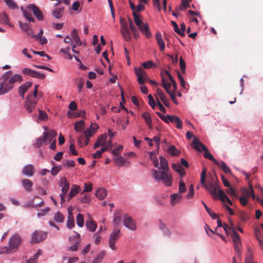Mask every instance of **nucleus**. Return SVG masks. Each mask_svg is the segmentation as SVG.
Segmentation results:
<instances>
[{"mask_svg":"<svg viewBox=\"0 0 263 263\" xmlns=\"http://www.w3.org/2000/svg\"><path fill=\"white\" fill-rule=\"evenodd\" d=\"M194 144H197L198 145H199L201 146L202 149L204 151L203 156L205 158L209 159V160L213 161L215 164H218V161L214 158L208 148L200 142L196 138H194Z\"/></svg>","mask_w":263,"mask_h":263,"instance_id":"8","label":"nucleus"},{"mask_svg":"<svg viewBox=\"0 0 263 263\" xmlns=\"http://www.w3.org/2000/svg\"><path fill=\"white\" fill-rule=\"evenodd\" d=\"M186 26L184 23H182L180 25V28L178 29V34L182 36L185 35L184 31L185 30Z\"/></svg>","mask_w":263,"mask_h":263,"instance_id":"60","label":"nucleus"},{"mask_svg":"<svg viewBox=\"0 0 263 263\" xmlns=\"http://www.w3.org/2000/svg\"><path fill=\"white\" fill-rule=\"evenodd\" d=\"M160 118L166 123H172L176 124L178 128L181 129L182 127V122L178 116H159Z\"/></svg>","mask_w":263,"mask_h":263,"instance_id":"10","label":"nucleus"},{"mask_svg":"<svg viewBox=\"0 0 263 263\" xmlns=\"http://www.w3.org/2000/svg\"><path fill=\"white\" fill-rule=\"evenodd\" d=\"M71 35L72 36V37L73 39V40L76 43L77 45L81 46L82 44V42L81 41L77 31L76 29H73V31L71 32Z\"/></svg>","mask_w":263,"mask_h":263,"instance_id":"36","label":"nucleus"},{"mask_svg":"<svg viewBox=\"0 0 263 263\" xmlns=\"http://www.w3.org/2000/svg\"><path fill=\"white\" fill-rule=\"evenodd\" d=\"M85 225L87 229L91 232H94L97 227V223L91 218L86 221Z\"/></svg>","mask_w":263,"mask_h":263,"instance_id":"25","label":"nucleus"},{"mask_svg":"<svg viewBox=\"0 0 263 263\" xmlns=\"http://www.w3.org/2000/svg\"><path fill=\"white\" fill-rule=\"evenodd\" d=\"M165 73L167 75L168 77V78L170 80L171 83L172 84L173 87L174 88V90L175 91L177 89V84L173 78L172 76L170 74V73L168 71H165Z\"/></svg>","mask_w":263,"mask_h":263,"instance_id":"51","label":"nucleus"},{"mask_svg":"<svg viewBox=\"0 0 263 263\" xmlns=\"http://www.w3.org/2000/svg\"><path fill=\"white\" fill-rule=\"evenodd\" d=\"M123 148V146L120 145L117 148L113 149L111 151V153L116 157L119 156L121 152L122 151Z\"/></svg>","mask_w":263,"mask_h":263,"instance_id":"59","label":"nucleus"},{"mask_svg":"<svg viewBox=\"0 0 263 263\" xmlns=\"http://www.w3.org/2000/svg\"><path fill=\"white\" fill-rule=\"evenodd\" d=\"M231 236L234 243L235 250H239V247H241L240 237L237 232H234L229 234Z\"/></svg>","mask_w":263,"mask_h":263,"instance_id":"15","label":"nucleus"},{"mask_svg":"<svg viewBox=\"0 0 263 263\" xmlns=\"http://www.w3.org/2000/svg\"><path fill=\"white\" fill-rule=\"evenodd\" d=\"M22 183L25 190L27 191H31L32 183L30 180L24 179L22 180Z\"/></svg>","mask_w":263,"mask_h":263,"instance_id":"34","label":"nucleus"},{"mask_svg":"<svg viewBox=\"0 0 263 263\" xmlns=\"http://www.w3.org/2000/svg\"><path fill=\"white\" fill-rule=\"evenodd\" d=\"M105 255L104 252H101L98 255L97 257L93 260L92 263H99L100 262Z\"/></svg>","mask_w":263,"mask_h":263,"instance_id":"62","label":"nucleus"},{"mask_svg":"<svg viewBox=\"0 0 263 263\" xmlns=\"http://www.w3.org/2000/svg\"><path fill=\"white\" fill-rule=\"evenodd\" d=\"M168 152L170 154L173 156H177L179 154L180 152L176 149L175 146L171 145L170 146Z\"/></svg>","mask_w":263,"mask_h":263,"instance_id":"53","label":"nucleus"},{"mask_svg":"<svg viewBox=\"0 0 263 263\" xmlns=\"http://www.w3.org/2000/svg\"><path fill=\"white\" fill-rule=\"evenodd\" d=\"M64 8L63 7L59 8L54 10L52 12V15L56 18L59 19L63 16Z\"/></svg>","mask_w":263,"mask_h":263,"instance_id":"32","label":"nucleus"},{"mask_svg":"<svg viewBox=\"0 0 263 263\" xmlns=\"http://www.w3.org/2000/svg\"><path fill=\"white\" fill-rule=\"evenodd\" d=\"M202 202L205 208L206 211L208 212L209 215L212 218V219H217V215H216V214L213 212V211L211 209H210L203 201H202Z\"/></svg>","mask_w":263,"mask_h":263,"instance_id":"42","label":"nucleus"},{"mask_svg":"<svg viewBox=\"0 0 263 263\" xmlns=\"http://www.w3.org/2000/svg\"><path fill=\"white\" fill-rule=\"evenodd\" d=\"M162 85L163 87L165 89L167 93H169L171 92L170 89L171 88V85L169 83H166L165 79H164V78L163 77L162 78Z\"/></svg>","mask_w":263,"mask_h":263,"instance_id":"50","label":"nucleus"},{"mask_svg":"<svg viewBox=\"0 0 263 263\" xmlns=\"http://www.w3.org/2000/svg\"><path fill=\"white\" fill-rule=\"evenodd\" d=\"M43 30L41 29L40 32L36 35H34V38L42 45H45L47 43V40L45 36H43Z\"/></svg>","mask_w":263,"mask_h":263,"instance_id":"23","label":"nucleus"},{"mask_svg":"<svg viewBox=\"0 0 263 263\" xmlns=\"http://www.w3.org/2000/svg\"><path fill=\"white\" fill-rule=\"evenodd\" d=\"M135 73L137 77L138 83L143 85L145 84V80L148 79L146 72L141 67L135 68Z\"/></svg>","mask_w":263,"mask_h":263,"instance_id":"9","label":"nucleus"},{"mask_svg":"<svg viewBox=\"0 0 263 263\" xmlns=\"http://www.w3.org/2000/svg\"><path fill=\"white\" fill-rule=\"evenodd\" d=\"M12 72L11 71H8L3 76L4 82L1 83L0 95L6 93L12 89L13 84L9 83L8 80Z\"/></svg>","mask_w":263,"mask_h":263,"instance_id":"4","label":"nucleus"},{"mask_svg":"<svg viewBox=\"0 0 263 263\" xmlns=\"http://www.w3.org/2000/svg\"><path fill=\"white\" fill-rule=\"evenodd\" d=\"M9 83L11 84L15 82H21L23 81L22 77L20 74H14L11 78L8 79Z\"/></svg>","mask_w":263,"mask_h":263,"instance_id":"40","label":"nucleus"},{"mask_svg":"<svg viewBox=\"0 0 263 263\" xmlns=\"http://www.w3.org/2000/svg\"><path fill=\"white\" fill-rule=\"evenodd\" d=\"M22 172L23 174L27 176H31L33 175V166L31 164L26 165Z\"/></svg>","mask_w":263,"mask_h":263,"instance_id":"33","label":"nucleus"},{"mask_svg":"<svg viewBox=\"0 0 263 263\" xmlns=\"http://www.w3.org/2000/svg\"><path fill=\"white\" fill-rule=\"evenodd\" d=\"M76 222L77 225L80 227L84 226V218L81 214H79L76 217Z\"/></svg>","mask_w":263,"mask_h":263,"instance_id":"46","label":"nucleus"},{"mask_svg":"<svg viewBox=\"0 0 263 263\" xmlns=\"http://www.w3.org/2000/svg\"><path fill=\"white\" fill-rule=\"evenodd\" d=\"M226 192L230 196L232 197V198H234L235 199L237 198L238 196L233 188L230 187L226 190Z\"/></svg>","mask_w":263,"mask_h":263,"instance_id":"55","label":"nucleus"},{"mask_svg":"<svg viewBox=\"0 0 263 263\" xmlns=\"http://www.w3.org/2000/svg\"><path fill=\"white\" fill-rule=\"evenodd\" d=\"M242 194L243 195V196L252 197L254 200L256 199L253 186L252 185H250L249 189H244L242 191Z\"/></svg>","mask_w":263,"mask_h":263,"instance_id":"28","label":"nucleus"},{"mask_svg":"<svg viewBox=\"0 0 263 263\" xmlns=\"http://www.w3.org/2000/svg\"><path fill=\"white\" fill-rule=\"evenodd\" d=\"M121 236L120 231L119 229H115L110 234L109 239L108 245L109 248L112 250H117L115 243Z\"/></svg>","mask_w":263,"mask_h":263,"instance_id":"7","label":"nucleus"},{"mask_svg":"<svg viewBox=\"0 0 263 263\" xmlns=\"http://www.w3.org/2000/svg\"><path fill=\"white\" fill-rule=\"evenodd\" d=\"M90 201V198L89 194H85L83 197L81 198V202L83 203H88Z\"/></svg>","mask_w":263,"mask_h":263,"instance_id":"63","label":"nucleus"},{"mask_svg":"<svg viewBox=\"0 0 263 263\" xmlns=\"http://www.w3.org/2000/svg\"><path fill=\"white\" fill-rule=\"evenodd\" d=\"M92 190V184L90 183L89 184L88 183H85L84 184V190L83 191V192L81 193V195L83 194L85 192H89L91 191Z\"/></svg>","mask_w":263,"mask_h":263,"instance_id":"61","label":"nucleus"},{"mask_svg":"<svg viewBox=\"0 0 263 263\" xmlns=\"http://www.w3.org/2000/svg\"><path fill=\"white\" fill-rule=\"evenodd\" d=\"M8 7L11 9H15L18 8L17 5L12 0H4Z\"/></svg>","mask_w":263,"mask_h":263,"instance_id":"49","label":"nucleus"},{"mask_svg":"<svg viewBox=\"0 0 263 263\" xmlns=\"http://www.w3.org/2000/svg\"><path fill=\"white\" fill-rule=\"evenodd\" d=\"M245 261V263H255L253 261V255L252 252L246 255Z\"/></svg>","mask_w":263,"mask_h":263,"instance_id":"57","label":"nucleus"},{"mask_svg":"<svg viewBox=\"0 0 263 263\" xmlns=\"http://www.w3.org/2000/svg\"><path fill=\"white\" fill-rule=\"evenodd\" d=\"M98 128L99 126L97 124H91L90 128L87 129L85 132L86 133V135L88 136H92Z\"/></svg>","mask_w":263,"mask_h":263,"instance_id":"31","label":"nucleus"},{"mask_svg":"<svg viewBox=\"0 0 263 263\" xmlns=\"http://www.w3.org/2000/svg\"><path fill=\"white\" fill-rule=\"evenodd\" d=\"M23 239L17 233H15L9 238L8 246L3 247L0 250V255L11 254L16 252L21 246Z\"/></svg>","mask_w":263,"mask_h":263,"instance_id":"3","label":"nucleus"},{"mask_svg":"<svg viewBox=\"0 0 263 263\" xmlns=\"http://www.w3.org/2000/svg\"><path fill=\"white\" fill-rule=\"evenodd\" d=\"M206 176V170L203 168L201 172L200 175V182L210 193L212 195L213 198L216 199L218 197V193H217V190L218 189L219 186L214 180V178L211 177L210 180L206 181L205 178Z\"/></svg>","mask_w":263,"mask_h":263,"instance_id":"2","label":"nucleus"},{"mask_svg":"<svg viewBox=\"0 0 263 263\" xmlns=\"http://www.w3.org/2000/svg\"><path fill=\"white\" fill-rule=\"evenodd\" d=\"M143 68L145 69L149 68L154 66V64L152 61H148L147 62H144L142 64Z\"/></svg>","mask_w":263,"mask_h":263,"instance_id":"64","label":"nucleus"},{"mask_svg":"<svg viewBox=\"0 0 263 263\" xmlns=\"http://www.w3.org/2000/svg\"><path fill=\"white\" fill-rule=\"evenodd\" d=\"M223 228L227 235H229L231 233H233L234 231L236 232L234 223L232 221L230 222V226L224 223Z\"/></svg>","mask_w":263,"mask_h":263,"instance_id":"26","label":"nucleus"},{"mask_svg":"<svg viewBox=\"0 0 263 263\" xmlns=\"http://www.w3.org/2000/svg\"><path fill=\"white\" fill-rule=\"evenodd\" d=\"M179 65L181 70L183 73H184L185 71L186 64L182 57L179 58Z\"/></svg>","mask_w":263,"mask_h":263,"instance_id":"58","label":"nucleus"},{"mask_svg":"<svg viewBox=\"0 0 263 263\" xmlns=\"http://www.w3.org/2000/svg\"><path fill=\"white\" fill-rule=\"evenodd\" d=\"M121 221V217L120 216V213L119 212H115L114 214V218L113 220L114 223L118 225L120 223Z\"/></svg>","mask_w":263,"mask_h":263,"instance_id":"47","label":"nucleus"},{"mask_svg":"<svg viewBox=\"0 0 263 263\" xmlns=\"http://www.w3.org/2000/svg\"><path fill=\"white\" fill-rule=\"evenodd\" d=\"M19 25L22 30L25 31L27 34L31 37H33V32L30 26L27 23H23L22 22H19Z\"/></svg>","mask_w":263,"mask_h":263,"instance_id":"21","label":"nucleus"},{"mask_svg":"<svg viewBox=\"0 0 263 263\" xmlns=\"http://www.w3.org/2000/svg\"><path fill=\"white\" fill-rule=\"evenodd\" d=\"M141 33L147 39L151 37L152 33L150 32L149 28L147 23H145L144 30Z\"/></svg>","mask_w":263,"mask_h":263,"instance_id":"45","label":"nucleus"},{"mask_svg":"<svg viewBox=\"0 0 263 263\" xmlns=\"http://www.w3.org/2000/svg\"><path fill=\"white\" fill-rule=\"evenodd\" d=\"M218 197L220 199V200L224 202L225 200L227 201V202L231 205L233 204L232 201L229 199V198L228 197V196L224 193V192L220 190H218Z\"/></svg>","mask_w":263,"mask_h":263,"instance_id":"24","label":"nucleus"},{"mask_svg":"<svg viewBox=\"0 0 263 263\" xmlns=\"http://www.w3.org/2000/svg\"><path fill=\"white\" fill-rule=\"evenodd\" d=\"M47 237V232L37 230L34 232V243H39Z\"/></svg>","mask_w":263,"mask_h":263,"instance_id":"13","label":"nucleus"},{"mask_svg":"<svg viewBox=\"0 0 263 263\" xmlns=\"http://www.w3.org/2000/svg\"><path fill=\"white\" fill-rule=\"evenodd\" d=\"M32 82H27L24 83L18 88L19 95L23 98H24V95L28 89L32 86Z\"/></svg>","mask_w":263,"mask_h":263,"instance_id":"18","label":"nucleus"},{"mask_svg":"<svg viewBox=\"0 0 263 263\" xmlns=\"http://www.w3.org/2000/svg\"><path fill=\"white\" fill-rule=\"evenodd\" d=\"M0 23L2 24H6L9 25L10 27H13V26L10 24L9 22V18L7 14L3 12L0 13Z\"/></svg>","mask_w":263,"mask_h":263,"instance_id":"29","label":"nucleus"},{"mask_svg":"<svg viewBox=\"0 0 263 263\" xmlns=\"http://www.w3.org/2000/svg\"><path fill=\"white\" fill-rule=\"evenodd\" d=\"M133 15L134 17V21L138 27L141 26L144 23L141 20L140 17L141 15L136 12H133Z\"/></svg>","mask_w":263,"mask_h":263,"instance_id":"30","label":"nucleus"},{"mask_svg":"<svg viewBox=\"0 0 263 263\" xmlns=\"http://www.w3.org/2000/svg\"><path fill=\"white\" fill-rule=\"evenodd\" d=\"M91 136L86 135V133L85 132L84 135L81 136L78 139V143L81 147H83L87 145L89 141V139Z\"/></svg>","mask_w":263,"mask_h":263,"instance_id":"20","label":"nucleus"},{"mask_svg":"<svg viewBox=\"0 0 263 263\" xmlns=\"http://www.w3.org/2000/svg\"><path fill=\"white\" fill-rule=\"evenodd\" d=\"M116 164L119 166H122L123 165L128 166L129 163L127 162L125 159L121 156H116L114 159Z\"/></svg>","mask_w":263,"mask_h":263,"instance_id":"27","label":"nucleus"},{"mask_svg":"<svg viewBox=\"0 0 263 263\" xmlns=\"http://www.w3.org/2000/svg\"><path fill=\"white\" fill-rule=\"evenodd\" d=\"M182 195L179 194H174L171 196V204L174 206L179 201Z\"/></svg>","mask_w":263,"mask_h":263,"instance_id":"37","label":"nucleus"},{"mask_svg":"<svg viewBox=\"0 0 263 263\" xmlns=\"http://www.w3.org/2000/svg\"><path fill=\"white\" fill-rule=\"evenodd\" d=\"M80 191V187L78 185H72L71 186V189L70 191V193L71 194V195L73 197L77 195Z\"/></svg>","mask_w":263,"mask_h":263,"instance_id":"44","label":"nucleus"},{"mask_svg":"<svg viewBox=\"0 0 263 263\" xmlns=\"http://www.w3.org/2000/svg\"><path fill=\"white\" fill-rule=\"evenodd\" d=\"M125 227L132 231H135L137 229L135 221L130 216L125 215L123 221Z\"/></svg>","mask_w":263,"mask_h":263,"instance_id":"12","label":"nucleus"},{"mask_svg":"<svg viewBox=\"0 0 263 263\" xmlns=\"http://www.w3.org/2000/svg\"><path fill=\"white\" fill-rule=\"evenodd\" d=\"M74 226V221L73 217H68L67 221V227L68 229H71Z\"/></svg>","mask_w":263,"mask_h":263,"instance_id":"56","label":"nucleus"},{"mask_svg":"<svg viewBox=\"0 0 263 263\" xmlns=\"http://www.w3.org/2000/svg\"><path fill=\"white\" fill-rule=\"evenodd\" d=\"M44 132L43 133V136L46 140V142H50L55 139L54 138L57 136V132L53 129H49L46 126H44Z\"/></svg>","mask_w":263,"mask_h":263,"instance_id":"11","label":"nucleus"},{"mask_svg":"<svg viewBox=\"0 0 263 263\" xmlns=\"http://www.w3.org/2000/svg\"><path fill=\"white\" fill-rule=\"evenodd\" d=\"M34 16L39 21H42L44 19V15L43 12L35 5H34Z\"/></svg>","mask_w":263,"mask_h":263,"instance_id":"22","label":"nucleus"},{"mask_svg":"<svg viewBox=\"0 0 263 263\" xmlns=\"http://www.w3.org/2000/svg\"><path fill=\"white\" fill-rule=\"evenodd\" d=\"M120 33L124 40L129 42L132 39V34L129 29L128 24L126 20L123 17L120 18Z\"/></svg>","mask_w":263,"mask_h":263,"instance_id":"5","label":"nucleus"},{"mask_svg":"<svg viewBox=\"0 0 263 263\" xmlns=\"http://www.w3.org/2000/svg\"><path fill=\"white\" fill-rule=\"evenodd\" d=\"M220 167L223 171L226 173H231L230 168L228 166L227 164L224 161H221L220 163L218 162V164H216Z\"/></svg>","mask_w":263,"mask_h":263,"instance_id":"41","label":"nucleus"},{"mask_svg":"<svg viewBox=\"0 0 263 263\" xmlns=\"http://www.w3.org/2000/svg\"><path fill=\"white\" fill-rule=\"evenodd\" d=\"M159 160L160 166L159 169H162L163 171L153 170V177L156 181H162L165 185L171 186L172 184V177L168 173V162L163 156H160Z\"/></svg>","mask_w":263,"mask_h":263,"instance_id":"1","label":"nucleus"},{"mask_svg":"<svg viewBox=\"0 0 263 263\" xmlns=\"http://www.w3.org/2000/svg\"><path fill=\"white\" fill-rule=\"evenodd\" d=\"M239 218L240 220L245 223L249 219V216L246 212H242L240 213Z\"/></svg>","mask_w":263,"mask_h":263,"instance_id":"54","label":"nucleus"},{"mask_svg":"<svg viewBox=\"0 0 263 263\" xmlns=\"http://www.w3.org/2000/svg\"><path fill=\"white\" fill-rule=\"evenodd\" d=\"M70 184L65 177H62L61 178L60 186L61 187V193L60 194L61 198V204L63 205L65 202L64 196L67 194L69 190Z\"/></svg>","mask_w":263,"mask_h":263,"instance_id":"6","label":"nucleus"},{"mask_svg":"<svg viewBox=\"0 0 263 263\" xmlns=\"http://www.w3.org/2000/svg\"><path fill=\"white\" fill-rule=\"evenodd\" d=\"M23 11V15L25 18L29 22L33 21L32 14L33 13V4H30L28 7L24 9L23 7H21Z\"/></svg>","mask_w":263,"mask_h":263,"instance_id":"14","label":"nucleus"},{"mask_svg":"<svg viewBox=\"0 0 263 263\" xmlns=\"http://www.w3.org/2000/svg\"><path fill=\"white\" fill-rule=\"evenodd\" d=\"M156 39L157 43L159 45L160 50L161 52H163L165 49V46L164 42L162 38V34L160 32L156 33Z\"/></svg>","mask_w":263,"mask_h":263,"instance_id":"19","label":"nucleus"},{"mask_svg":"<svg viewBox=\"0 0 263 263\" xmlns=\"http://www.w3.org/2000/svg\"><path fill=\"white\" fill-rule=\"evenodd\" d=\"M33 92H30L26 98L25 107L28 113L32 112L33 108Z\"/></svg>","mask_w":263,"mask_h":263,"instance_id":"16","label":"nucleus"},{"mask_svg":"<svg viewBox=\"0 0 263 263\" xmlns=\"http://www.w3.org/2000/svg\"><path fill=\"white\" fill-rule=\"evenodd\" d=\"M107 195V192L104 189H100L96 193V196L100 200L103 199Z\"/></svg>","mask_w":263,"mask_h":263,"instance_id":"38","label":"nucleus"},{"mask_svg":"<svg viewBox=\"0 0 263 263\" xmlns=\"http://www.w3.org/2000/svg\"><path fill=\"white\" fill-rule=\"evenodd\" d=\"M54 220L57 222H63L64 220V216L60 212H57L54 215Z\"/></svg>","mask_w":263,"mask_h":263,"instance_id":"43","label":"nucleus"},{"mask_svg":"<svg viewBox=\"0 0 263 263\" xmlns=\"http://www.w3.org/2000/svg\"><path fill=\"white\" fill-rule=\"evenodd\" d=\"M84 122L83 121L77 122L74 125V129L78 132H80L83 128Z\"/></svg>","mask_w":263,"mask_h":263,"instance_id":"52","label":"nucleus"},{"mask_svg":"<svg viewBox=\"0 0 263 263\" xmlns=\"http://www.w3.org/2000/svg\"><path fill=\"white\" fill-rule=\"evenodd\" d=\"M173 169L176 172H178L180 176L183 177L185 175L184 170L179 164H173Z\"/></svg>","mask_w":263,"mask_h":263,"instance_id":"35","label":"nucleus"},{"mask_svg":"<svg viewBox=\"0 0 263 263\" xmlns=\"http://www.w3.org/2000/svg\"><path fill=\"white\" fill-rule=\"evenodd\" d=\"M120 108L119 109L117 107H112L111 109H112V111L114 112V113H118V112H121L122 114H125V113H128V110L127 109L123 106V104H121V103H120Z\"/></svg>","mask_w":263,"mask_h":263,"instance_id":"39","label":"nucleus"},{"mask_svg":"<svg viewBox=\"0 0 263 263\" xmlns=\"http://www.w3.org/2000/svg\"><path fill=\"white\" fill-rule=\"evenodd\" d=\"M107 138V134L105 133L98 137L97 141L95 142L93 145V148L96 149L101 146L105 145Z\"/></svg>","mask_w":263,"mask_h":263,"instance_id":"17","label":"nucleus"},{"mask_svg":"<svg viewBox=\"0 0 263 263\" xmlns=\"http://www.w3.org/2000/svg\"><path fill=\"white\" fill-rule=\"evenodd\" d=\"M191 0H182L181 5L179 7V9L181 11H183L187 7H189V4Z\"/></svg>","mask_w":263,"mask_h":263,"instance_id":"48","label":"nucleus"}]
</instances>
